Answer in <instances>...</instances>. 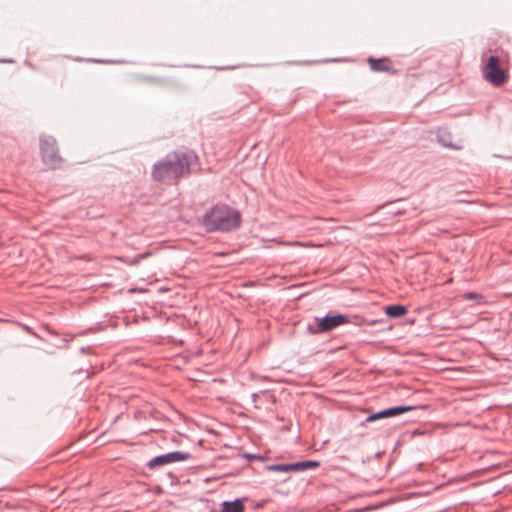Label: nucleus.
Masks as SVG:
<instances>
[{"instance_id": "nucleus-10", "label": "nucleus", "mask_w": 512, "mask_h": 512, "mask_svg": "<svg viewBox=\"0 0 512 512\" xmlns=\"http://www.w3.org/2000/svg\"><path fill=\"white\" fill-rule=\"evenodd\" d=\"M407 313V308L400 304L385 307V314L390 318H400Z\"/></svg>"}, {"instance_id": "nucleus-5", "label": "nucleus", "mask_w": 512, "mask_h": 512, "mask_svg": "<svg viewBox=\"0 0 512 512\" xmlns=\"http://www.w3.org/2000/svg\"><path fill=\"white\" fill-rule=\"evenodd\" d=\"M40 152L43 162L51 168H57L62 158L58 153L56 140L52 136L42 137L40 139Z\"/></svg>"}, {"instance_id": "nucleus-2", "label": "nucleus", "mask_w": 512, "mask_h": 512, "mask_svg": "<svg viewBox=\"0 0 512 512\" xmlns=\"http://www.w3.org/2000/svg\"><path fill=\"white\" fill-rule=\"evenodd\" d=\"M240 212L226 204H216L206 210L201 218V225L209 233L230 232L240 227Z\"/></svg>"}, {"instance_id": "nucleus-18", "label": "nucleus", "mask_w": 512, "mask_h": 512, "mask_svg": "<svg viewBox=\"0 0 512 512\" xmlns=\"http://www.w3.org/2000/svg\"><path fill=\"white\" fill-rule=\"evenodd\" d=\"M14 60L13 59H0V63H13Z\"/></svg>"}, {"instance_id": "nucleus-9", "label": "nucleus", "mask_w": 512, "mask_h": 512, "mask_svg": "<svg viewBox=\"0 0 512 512\" xmlns=\"http://www.w3.org/2000/svg\"><path fill=\"white\" fill-rule=\"evenodd\" d=\"M437 141L444 147L455 148L452 144V134L445 128H441L436 134Z\"/></svg>"}, {"instance_id": "nucleus-11", "label": "nucleus", "mask_w": 512, "mask_h": 512, "mask_svg": "<svg viewBox=\"0 0 512 512\" xmlns=\"http://www.w3.org/2000/svg\"><path fill=\"white\" fill-rule=\"evenodd\" d=\"M291 466H292V472L304 471V470L316 469V468L320 467V462L314 461V460H305V461H300V462H296V463H291Z\"/></svg>"}, {"instance_id": "nucleus-14", "label": "nucleus", "mask_w": 512, "mask_h": 512, "mask_svg": "<svg viewBox=\"0 0 512 512\" xmlns=\"http://www.w3.org/2000/svg\"><path fill=\"white\" fill-rule=\"evenodd\" d=\"M463 299L475 301L477 304L484 303V297L476 292H467L463 295Z\"/></svg>"}, {"instance_id": "nucleus-4", "label": "nucleus", "mask_w": 512, "mask_h": 512, "mask_svg": "<svg viewBox=\"0 0 512 512\" xmlns=\"http://www.w3.org/2000/svg\"><path fill=\"white\" fill-rule=\"evenodd\" d=\"M346 323H350L348 316L329 312L324 317H315L313 322L308 323L307 332L311 335L327 333Z\"/></svg>"}, {"instance_id": "nucleus-19", "label": "nucleus", "mask_w": 512, "mask_h": 512, "mask_svg": "<svg viewBox=\"0 0 512 512\" xmlns=\"http://www.w3.org/2000/svg\"><path fill=\"white\" fill-rule=\"evenodd\" d=\"M90 61L95 62V63H104L105 62L103 60H97V59H91Z\"/></svg>"}, {"instance_id": "nucleus-3", "label": "nucleus", "mask_w": 512, "mask_h": 512, "mask_svg": "<svg viewBox=\"0 0 512 512\" xmlns=\"http://www.w3.org/2000/svg\"><path fill=\"white\" fill-rule=\"evenodd\" d=\"M482 76L495 87L502 86L509 79V55L503 49H491L483 52L482 56Z\"/></svg>"}, {"instance_id": "nucleus-17", "label": "nucleus", "mask_w": 512, "mask_h": 512, "mask_svg": "<svg viewBox=\"0 0 512 512\" xmlns=\"http://www.w3.org/2000/svg\"><path fill=\"white\" fill-rule=\"evenodd\" d=\"M251 397H252V401H253L254 403H256V402H257V400H258V398H259V394H258V393H253V394L251 395Z\"/></svg>"}, {"instance_id": "nucleus-16", "label": "nucleus", "mask_w": 512, "mask_h": 512, "mask_svg": "<svg viewBox=\"0 0 512 512\" xmlns=\"http://www.w3.org/2000/svg\"><path fill=\"white\" fill-rule=\"evenodd\" d=\"M243 457L248 459V460H262L261 456H258V455H255V454H249V453L243 454Z\"/></svg>"}, {"instance_id": "nucleus-6", "label": "nucleus", "mask_w": 512, "mask_h": 512, "mask_svg": "<svg viewBox=\"0 0 512 512\" xmlns=\"http://www.w3.org/2000/svg\"><path fill=\"white\" fill-rule=\"evenodd\" d=\"M191 458L189 452L173 451L166 454L158 455L147 462L149 469H155L175 462L186 461Z\"/></svg>"}, {"instance_id": "nucleus-20", "label": "nucleus", "mask_w": 512, "mask_h": 512, "mask_svg": "<svg viewBox=\"0 0 512 512\" xmlns=\"http://www.w3.org/2000/svg\"><path fill=\"white\" fill-rule=\"evenodd\" d=\"M147 255H148V254H141V255H139V256H138V258H144V257H146Z\"/></svg>"}, {"instance_id": "nucleus-13", "label": "nucleus", "mask_w": 512, "mask_h": 512, "mask_svg": "<svg viewBox=\"0 0 512 512\" xmlns=\"http://www.w3.org/2000/svg\"><path fill=\"white\" fill-rule=\"evenodd\" d=\"M266 470L273 472L290 473L292 472L291 463L272 464L266 466Z\"/></svg>"}, {"instance_id": "nucleus-1", "label": "nucleus", "mask_w": 512, "mask_h": 512, "mask_svg": "<svg viewBox=\"0 0 512 512\" xmlns=\"http://www.w3.org/2000/svg\"><path fill=\"white\" fill-rule=\"evenodd\" d=\"M195 159L192 152H173L154 164L152 178L161 182H173L190 173Z\"/></svg>"}, {"instance_id": "nucleus-7", "label": "nucleus", "mask_w": 512, "mask_h": 512, "mask_svg": "<svg viewBox=\"0 0 512 512\" xmlns=\"http://www.w3.org/2000/svg\"><path fill=\"white\" fill-rule=\"evenodd\" d=\"M370 69L374 72H387L391 74H395L397 71L393 68L392 62L386 58L375 59L373 57H369L367 59Z\"/></svg>"}, {"instance_id": "nucleus-15", "label": "nucleus", "mask_w": 512, "mask_h": 512, "mask_svg": "<svg viewBox=\"0 0 512 512\" xmlns=\"http://www.w3.org/2000/svg\"><path fill=\"white\" fill-rule=\"evenodd\" d=\"M386 418L385 410L373 413L366 418V422H372L375 420Z\"/></svg>"}, {"instance_id": "nucleus-12", "label": "nucleus", "mask_w": 512, "mask_h": 512, "mask_svg": "<svg viewBox=\"0 0 512 512\" xmlns=\"http://www.w3.org/2000/svg\"><path fill=\"white\" fill-rule=\"evenodd\" d=\"M416 408H417L416 406L400 405V406L390 407V408H387V409H384V410H385L386 418H388V417L398 416V415H400L402 413H405V412H408V411H412V410H414Z\"/></svg>"}, {"instance_id": "nucleus-8", "label": "nucleus", "mask_w": 512, "mask_h": 512, "mask_svg": "<svg viewBox=\"0 0 512 512\" xmlns=\"http://www.w3.org/2000/svg\"><path fill=\"white\" fill-rule=\"evenodd\" d=\"M245 500V498H237L233 501H223L219 512H244Z\"/></svg>"}]
</instances>
